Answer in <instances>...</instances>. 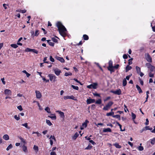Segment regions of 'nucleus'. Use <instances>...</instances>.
Masks as SVG:
<instances>
[{
  "label": "nucleus",
  "mask_w": 155,
  "mask_h": 155,
  "mask_svg": "<svg viewBox=\"0 0 155 155\" xmlns=\"http://www.w3.org/2000/svg\"><path fill=\"white\" fill-rule=\"evenodd\" d=\"M57 26L58 28L60 35L63 38H64L65 35V32L66 31V28L62 25L61 23L60 22H58L57 23Z\"/></svg>",
  "instance_id": "f257e3e1"
},
{
  "label": "nucleus",
  "mask_w": 155,
  "mask_h": 155,
  "mask_svg": "<svg viewBox=\"0 0 155 155\" xmlns=\"http://www.w3.org/2000/svg\"><path fill=\"white\" fill-rule=\"evenodd\" d=\"M48 77L49 78V80L52 82H54L56 81L57 77L54 75L53 74H49L48 75Z\"/></svg>",
  "instance_id": "f03ea898"
},
{
  "label": "nucleus",
  "mask_w": 155,
  "mask_h": 155,
  "mask_svg": "<svg viewBox=\"0 0 155 155\" xmlns=\"http://www.w3.org/2000/svg\"><path fill=\"white\" fill-rule=\"evenodd\" d=\"M146 66L150 69V72L155 71V67L152 65L150 63H147L146 64Z\"/></svg>",
  "instance_id": "7ed1b4c3"
},
{
  "label": "nucleus",
  "mask_w": 155,
  "mask_h": 155,
  "mask_svg": "<svg viewBox=\"0 0 155 155\" xmlns=\"http://www.w3.org/2000/svg\"><path fill=\"white\" fill-rule=\"evenodd\" d=\"M108 64V66L107 67L108 70L111 73L114 72V71L113 69V62L111 60L109 61Z\"/></svg>",
  "instance_id": "20e7f679"
},
{
  "label": "nucleus",
  "mask_w": 155,
  "mask_h": 155,
  "mask_svg": "<svg viewBox=\"0 0 155 155\" xmlns=\"http://www.w3.org/2000/svg\"><path fill=\"white\" fill-rule=\"evenodd\" d=\"M98 84L97 83H94L92 84H91L90 85L87 86V87L89 88H93L94 89H96L97 87Z\"/></svg>",
  "instance_id": "39448f33"
},
{
  "label": "nucleus",
  "mask_w": 155,
  "mask_h": 155,
  "mask_svg": "<svg viewBox=\"0 0 155 155\" xmlns=\"http://www.w3.org/2000/svg\"><path fill=\"white\" fill-rule=\"evenodd\" d=\"M110 92L111 93H113L115 94H117L118 95H120L121 94V91L120 89L118 90H117L115 91L111 90L110 91Z\"/></svg>",
  "instance_id": "423d86ee"
},
{
  "label": "nucleus",
  "mask_w": 155,
  "mask_h": 155,
  "mask_svg": "<svg viewBox=\"0 0 155 155\" xmlns=\"http://www.w3.org/2000/svg\"><path fill=\"white\" fill-rule=\"evenodd\" d=\"M53 71L55 74L57 76H59L61 73V71L58 68L53 69Z\"/></svg>",
  "instance_id": "0eeeda50"
},
{
  "label": "nucleus",
  "mask_w": 155,
  "mask_h": 155,
  "mask_svg": "<svg viewBox=\"0 0 155 155\" xmlns=\"http://www.w3.org/2000/svg\"><path fill=\"white\" fill-rule=\"evenodd\" d=\"M4 94L6 95L11 96L12 95V91L10 90L6 89L4 91Z\"/></svg>",
  "instance_id": "6e6552de"
},
{
  "label": "nucleus",
  "mask_w": 155,
  "mask_h": 155,
  "mask_svg": "<svg viewBox=\"0 0 155 155\" xmlns=\"http://www.w3.org/2000/svg\"><path fill=\"white\" fill-rule=\"evenodd\" d=\"M35 93L36 97L37 98L40 99L41 98L42 95L41 93L39 91H36Z\"/></svg>",
  "instance_id": "1a4fd4ad"
},
{
  "label": "nucleus",
  "mask_w": 155,
  "mask_h": 155,
  "mask_svg": "<svg viewBox=\"0 0 155 155\" xmlns=\"http://www.w3.org/2000/svg\"><path fill=\"white\" fill-rule=\"evenodd\" d=\"M38 31L37 30L35 31V33H34V31H31V36L32 38H33L35 36H38L39 34Z\"/></svg>",
  "instance_id": "9d476101"
},
{
  "label": "nucleus",
  "mask_w": 155,
  "mask_h": 155,
  "mask_svg": "<svg viewBox=\"0 0 155 155\" xmlns=\"http://www.w3.org/2000/svg\"><path fill=\"white\" fill-rule=\"evenodd\" d=\"M89 121L87 120H86L85 122L83 123L82 124V127H81V130H83L84 127H86L87 126V123H88Z\"/></svg>",
  "instance_id": "9b49d317"
},
{
  "label": "nucleus",
  "mask_w": 155,
  "mask_h": 155,
  "mask_svg": "<svg viewBox=\"0 0 155 155\" xmlns=\"http://www.w3.org/2000/svg\"><path fill=\"white\" fill-rule=\"evenodd\" d=\"M55 58L57 59V60H58L59 61H60L61 62V63H64V62H65V60H64V59L62 58V57H59L58 56H56L55 57Z\"/></svg>",
  "instance_id": "f8f14e48"
},
{
  "label": "nucleus",
  "mask_w": 155,
  "mask_h": 155,
  "mask_svg": "<svg viewBox=\"0 0 155 155\" xmlns=\"http://www.w3.org/2000/svg\"><path fill=\"white\" fill-rule=\"evenodd\" d=\"M146 58L147 60L149 62H152V58L149 53L147 54Z\"/></svg>",
  "instance_id": "ddd939ff"
},
{
  "label": "nucleus",
  "mask_w": 155,
  "mask_h": 155,
  "mask_svg": "<svg viewBox=\"0 0 155 155\" xmlns=\"http://www.w3.org/2000/svg\"><path fill=\"white\" fill-rule=\"evenodd\" d=\"M95 102L94 99H92L91 98L88 99L87 100V104H89L92 103H94Z\"/></svg>",
  "instance_id": "4468645a"
},
{
  "label": "nucleus",
  "mask_w": 155,
  "mask_h": 155,
  "mask_svg": "<svg viewBox=\"0 0 155 155\" xmlns=\"http://www.w3.org/2000/svg\"><path fill=\"white\" fill-rule=\"evenodd\" d=\"M56 112L59 113V114H60V116L61 117L63 118H64V117L65 116L64 112L59 110H57L56 111Z\"/></svg>",
  "instance_id": "2eb2a0df"
},
{
  "label": "nucleus",
  "mask_w": 155,
  "mask_h": 155,
  "mask_svg": "<svg viewBox=\"0 0 155 155\" xmlns=\"http://www.w3.org/2000/svg\"><path fill=\"white\" fill-rule=\"evenodd\" d=\"M74 98V97L73 96H64V99L65 100H66L67 99H69L73 100Z\"/></svg>",
  "instance_id": "dca6fc26"
},
{
  "label": "nucleus",
  "mask_w": 155,
  "mask_h": 155,
  "mask_svg": "<svg viewBox=\"0 0 155 155\" xmlns=\"http://www.w3.org/2000/svg\"><path fill=\"white\" fill-rule=\"evenodd\" d=\"M103 132H111V130L109 128H104L103 130Z\"/></svg>",
  "instance_id": "f3484780"
},
{
  "label": "nucleus",
  "mask_w": 155,
  "mask_h": 155,
  "mask_svg": "<svg viewBox=\"0 0 155 155\" xmlns=\"http://www.w3.org/2000/svg\"><path fill=\"white\" fill-rule=\"evenodd\" d=\"M113 145L114 146L117 148L120 149L121 147V146L118 143H115L113 144Z\"/></svg>",
  "instance_id": "a211bd4d"
},
{
  "label": "nucleus",
  "mask_w": 155,
  "mask_h": 155,
  "mask_svg": "<svg viewBox=\"0 0 155 155\" xmlns=\"http://www.w3.org/2000/svg\"><path fill=\"white\" fill-rule=\"evenodd\" d=\"M136 87L137 88L138 91L139 92L140 94L142 93L143 91L140 87L137 84L136 85Z\"/></svg>",
  "instance_id": "6ab92c4d"
},
{
  "label": "nucleus",
  "mask_w": 155,
  "mask_h": 155,
  "mask_svg": "<svg viewBox=\"0 0 155 155\" xmlns=\"http://www.w3.org/2000/svg\"><path fill=\"white\" fill-rule=\"evenodd\" d=\"M79 134L77 132H76L74 135L72 137V139L75 140L78 137Z\"/></svg>",
  "instance_id": "aec40b11"
},
{
  "label": "nucleus",
  "mask_w": 155,
  "mask_h": 155,
  "mask_svg": "<svg viewBox=\"0 0 155 155\" xmlns=\"http://www.w3.org/2000/svg\"><path fill=\"white\" fill-rule=\"evenodd\" d=\"M51 115H53V116H48V117L53 120H56V117L55 114H51Z\"/></svg>",
  "instance_id": "412c9836"
},
{
  "label": "nucleus",
  "mask_w": 155,
  "mask_h": 155,
  "mask_svg": "<svg viewBox=\"0 0 155 155\" xmlns=\"http://www.w3.org/2000/svg\"><path fill=\"white\" fill-rule=\"evenodd\" d=\"M142 143L140 144V146L137 147V149L140 151H142L143 150L144 148L143 147L141 146Z\"/></svg>",
  "instance_id": "4be33fe9"
},
{
  "label": "nucleus",
  "mask_w": 155,
  "mask_h": 155,
  "mask_svg": "<svg viewBox=\"0 0 155 155\" xmlns=\"http://www.w3.org/2000/svg\"><path fill=\"white\" fill-rule=\"evenodd\" d=\"M132 68L131 66H129V65H127L126 67V72H127L131 70Z\"/></svg>",
  "instance_id": "5701e85b"
},
{
  "label": "nucleus",
  "mask_w": 155,
  "mask_h": 155,
  "mask_svg": "<svg viewBox=\"0 0 155 155\" xmlns=\"http://www.w3.org/2000/svg\"><path fill=\"white\" fill-rule=\"evenodd\" d=\"M48 44L51 46H54V43L53 42L51 41V40L50 39H48L47 40Z\"/></svg>",
  "instance_id": "b1692460"
},
{
  "label": "nucleus",
  "mask_w": 155,
  "mask_h": 155,
  "mask_svg": "<svg viewBox=\"0 0 155 155\" xmlns=\"http://www.w3.org/2000/svg\"><path fill=\"white\" fill-rule=\"evenodd\" d=\"M3 138L5 140H7L9 139V136L7 134H5L3 137Z\"/></svg>",
  "instance_id": "393cba45"
},
{
  "label": "nucleus",
  "mask_w": 155,
  "mask_h": 155,
  "mask_svg": "<svg viewBox=\"0 0 155 155\" xmlns=\"http://www.w3.org/2000/svg\"><path fill=\"white\" fill-rule=\"evenodd\" d=\"M116 123L120 127V130L121 131H124L125 130V128L124 130H122V128H121L122 126H121V125L120 124V123L118 122L117 121H116Z\"/></svg>",
  "instance_id": "a878e982"
},
{
  "label": "nucleus",
  "mask_w": 155,
  "mask_h": 155,
  "mask_svg": "<svg viewBox=\"0 0 155 155\" xmlns=\"http://www.w3.org/2000/svg\"><path fill=\"white\" fill-rule=\"evenodd\" d=\"M92 146H91L90 143H89L88 146L85 148V150H90L91 149Z\"/></svg>",
  "instance_id": "bb28decb"
},
{
  "label": "nucleus",
  "mask_w": 155,
  "mask_h": 155,
  "mask_svg": "<svg viewBox=\"0 0 155 155\" xmlns=\"http://www.w3.org/2000/svg\"><path fill=\"white\" fill-rule=\"evenodd\" d=\"M136 70L137 74H139L140 72H141L140 68L138 66L136 67Z\"/></svg>",
  "instance_id": "cd10ccee"
},
{
  "label": "nucleus",
  "mask_w": 155,
  "mask_h": 155,
  "mask_svg": "<svg viewBox=\"0 0 155 155\" xmlns=\"http://www.w3.org/2000/svg\"><path fill=\"white\" fill-rule=\"evenodd\" d=\"M21 125L22 126L25 127L26 128L28 129H30V127L28 126V124L27 123H25L23 124H22Z\"/></svg>",
  "instance_id": "c85d7f7f"
},
{
  "label": "nucleus",
  "mask_w": 155,
  "mask_h": 155,
  "mask_svg": "<svg viewBox=\"0 0 155 155\" xmlns=\"http://www.w3.org/2000/svg\"><path fill=\"white\" fill-rule=\"evenodd\" d=\"M113 117L114 118H116L118 119V120H120L121 119L120 116L119 115H116L113 116Z\"/></svg>",
  "instance_id": "c756f323"
},
{
  "label": "nucleus",
  "mask_w": 155,
  "mask_h": 155,
  "mask_svg": "<svg viewBox=\"0 0 155 155\" xmlns=\"http://www.w3.org/2000/svg\"><path fill=\"white\" fill-rule=\"evenodd\" d=\"M22 150H23L25 152H28V150L27 149V147L25 145H23L22 147Z\"/></svg>",
  "instance_id": "7c9ffc66"
},
{
  "label": "nucleus",
  "mask_w": 155,
  "mask_h": 155,
  "mask_svg": "<svg viewBox=\"0 0 155 155\" xmlns=\"http://www.w3.org/2000/svg\"><path fill=\"white\" fill-rule=\"evenodd\" d=\"M114 112H110L107 113L106 114V116H113L114 115Z\"/></svg>",
  "instance_id": "2f4dec72"
},
{
  "label": "nucleus",
  "mask_w": 155,
  "mask_h": 155,
  "mask_svg": "<svg viewBox=\"0 0 155 155\" xmlns=\"http://www.w3.org/2000/svg\"><path fill=\"white\" fill-rule=\"evenodd\" d=\"M127 84V81L126 79L124 78L123 81V86H125Z\"/></svg>",
  "instance_id": "473e14b6"
},
{
  "label": "nucleus",
  "mask_w": 155,
  "mask_h": 155,
  "mask_svg": "<svg viewBox=\"0 0 155 155\" xmlns=\"http://www.w3.org/2000/svg\"><path fill=\"white\" fill-rule=\"evenodd\" d=\"M152 72H150L149 71L148 73V75L149 77L151 78H153L154 77V73H152Z\"/></svg>",
  "instance_id": "72a5a7b5"
},
{
  "label": "nucleus",
  "mask_w": 155,
  "mask_h": 155,
  "mask_svg": "<svg viewBox=\"0 0 155 155\" xmlns=\"http://www.w3.org/2000/svg\"><path fill=\"white\" fill-rule=\"evenodd\" d=\"M150 140H151L150 143L152 145H154L155 143V137L151 139Z\"/></svg>",
  "instance_id": "f704fd0d"
},
{
  "label": "nucleus",
  "mask_w": 155,
  "mask_h": 155,
  "mask_svg": "<svg viewBox=\"0 0 155 155\" xmlns=\"http://www.w3.org/2000/svg\"><path fill=\"white\" fill-rule=\"evenodd\" d=\"M114 103L111 101H109L107 104L109 107L110 108V107Z\"/></svg>",
  "instance_id": "c9c22d12"
},
{
  "label": "nucleus",
  "mask_w": 155,
  "mask_h": 155,
  "mask_svg": "<svg viewBox=\"0 0 155 155\" xmlns=\"http://www.w3.org/2000/svg\"><path fill=\"white\" fill-rule=\"evenodd\" d=\"M22 72L25 74H26V76L27 77H29L30 75H31V74H30L28 73L25 70H23V71H22Z\"/></svg>",
  "instance_id": "e433bc0d"
},
{
  "label": "nucleus",
  "mask_w": 155,
  "mask_h": 155,
  "mask_svg": "<svg viewBox=\"0 0 155 155\" xmlns=\"http://www.w3.org/2000/svg\"><path fill=\"white\" fill-rule=\"evenodd\" d=\"M46 123L49 126H51L52 125V124L50 120L46 119Z\"/></svg>",
  "instance_id": "4c0bfd02"
},
{
  "label": "nucleus",
  "mask_w": 155,
  "mask_h": 155,
  "mask_svg": "<svg viewBox=\"0 0 155 155\" xmlns=\"http://www.w3.org/2000/svg\"><path fill=\"white\" fill-rule=\"evenodd\" d=\"M119 66V65L118 64H117L114 66H113V69L114 71V72L115 71V70L114 69H117L118 68Z\"/></svg>",
  "instance_id": "58836bf2"
},
{
  "label": "nucleus",
  "mask_w": 155,
  "mask_h": 155,
  "mask_svg": "<svg viewBox=\"0 0 155 155\" xmlns=\"http://www.w3.org/2000/svg\"><path fill=\"white\" fill-rule=\"evenodd\" d=\"M110 107L106 105L104 107L103 110H107L110 109Z\"/></svg>",
  "instance_id": "ea45409f"
},
{
  "label": "nucleus",
  "mask_w": 155,
  "mask_h": 155,
  "mask_svg": "<svg viewBox=\"0 0 155 155\" xmlns=\"http://www.w3.org/2000/svg\"><path fill=\"white\" fill-rule=\"evenodd\" d=\"M102 101L101 99H98L95 102L96 104H100L101 103Z\"/></svg>",
  "instance_id": "a19ab883"
},
{
  "label": "nucleus",
  "mask_w": 155,
  "mask_h": 155,
  "mask_svg": "<svg viewBox=\"0 0 155 155\" xmlns=\"http://www.w3.org/2000/svg\"><path fill=\"white\" fill-rule=\"evenodd\" d=\"M31 51L36 54H38V51L34 49H31Z\"/></svg>",
  "instance_id": "79ce46f5"
},
{
  "label": "nucleus",
  "mask_w": 155,
  "mask_h": 155,
  "mask_svg": "<svg viewBox=\"0 0 155 155\" xmlns=\"http://www.w3.org/2000/svg\"><path fill=\"white\" fill-rule=\"evenodd\" d=\"M71 87L74 89H75L76 90H78L79 89V87L78 86H75L74 85H71Z\"/></svg>",
  "instance_id": "37998d69"
},
{
  "label": "nucleus",
  "mask_w": 155,
  "mask_h": 155,
  "mask_svg": "<svg viewBox=\"0 0 155 155\" xmlns=\"http://www.w3.org/2000/svg\"><path fill=\"white\" fill-rule=\"evenodd\" d=\"M11 47L15 48H16L18 47L17 45L15 44H12L11 45Z\"/></svg>",
  "instance_id": "c03bdc74"
},
{
  "label": "nucleus",
  "mask_w": 155,
  "mask_h": 155,
  "mask_svg": "<svg viewBox=\"0 0 155 155\" xmlns=\"http://www.w3.org/2000/svg\"><path fill=\"white\" fill-rule=\"evenodd\" d=\"M45 110L48 113H50V109L48 107H46L45 109Z\"/></svg>",
  "instance_id": "a18cd8bd"
},
{
  "label": "nucleus",
  "mask_w": 155,
  "mask_h": 155,
  "mask_svg": "<svg viewBox=\"0 0 155 155\" xmlns=\"http://www.w3.org/2000/svg\"><path fill=\"white\" fill-rule=\"evenodd\" d=\"M12 147V144H10L9 145V146L7 147L6 150H8L10 149H11Z\"/></svg>",
  "instance_id": "49530a36"
},
{
  "label": "nucleus",
  "mask_w": 155,
  "mask_h": 155,
  "mask_svg": "<svg viewBox=\"0 0 155 155\" xmlns=\"http://www.w3.org/2000/svg\"><path fill=\"white\" fill-rule=\"evenodd\" d=\"M72 75V73L69 72H65L64 74V76H68L69 75Z\"/></svg>",
  "instance_id": "de8ad7c7"
},
{
  "label": "nucleus",
  "mask_w": 155,
  "mask_h": 155,
  "mask_svg": "<svg viewBox=\"0 0 155 155\" xmlns=\"http://www.w3.org/2000/svg\"><path fill=\"white\" fill-rule=\"evenodd\" d=\"M19 138L21 140V141L23 143H25V139H24L23 138H22L21 137H19Z\"/></svg>",
  "instance_id": "09e8293b"
},
{
  "label": "nucleus",
  "mask_w": 155,
  "mask_h": 155,
  "mask_svg": "<svg viewBox=\"0 0 155 155\" xmlns=\"http://www.w3.org/2000/svg\"><path fill=\"white\" fill-rule=\"evenodd\" d=\"M133 58H131L130 59H129L128 60V63L129 64L128 65H130L132 64V61L133 60Z\"/></svg>",
  "instance_id": "8fccbe9b"
},
{
  "label": "nucleus",
  "mask_w": 155,
  "mask_h": 155,
  "mask_svg": "<svg viewBox=\"0 0 155 155\" xmlns=\"http://www.w3.org/2000/svg\"><path fill=\"white\" fill-rule=\"evenodd\" d=\"M14 118L17 120H20V118L19 117V115H18V117L17 115H15L14 116Z\"/></svg>",
  "instance_id": "3c124183"
},
{
  "label": "nucleus",
  "mask_w": 155,
  "mask_h": 155,
  "mask_svg": "<svg viewBox=\"0 0 155 155\" xmlns=\"http://www.w3.org/2000/svg\"><path fill=\"white\" fill-rule=\"evenodd\" d=\"M132 117L133 119L134 120L135 119L136 117V115L135 114H134L133 113H132Z\"/></svg>",
  "instance_id": "603ef678"
},
{
  "label": "nucleus",
  "mask_w": 155,
  "mask_h": 155,
  "mask_svg": "<svg viewBox=\"0 0 155 155\" xmlns=\"http://www.w3.org/2000/svg\"><path fill=\"white\" fill-rule=\"evenodd\" d=\"M111 98V97L110 96H109L106 97L105 99H104V101L105 102L109 100Z\"/></svg>",
  "instance_id": "864d4df0"
},
{
  "label": "nucleus",
  "mask_w": 155,
  "mask_h": 155,
  "mask_svg": "<svg viewBox=\"0 0 155 155\" xmlns=\"http://www.w3.org/2000/svg\"><path fill=\"white\" fill-rule=\"evenodd\" d=\"M31 51V49L29 48H27L25 50V51L26 52H30Z\"/></svg>",
  "instance_id": "5fc2aeb1"
},
{
  "label": "nucleus",
  "mask_w": 155,
  "mask_h": 155,
  "mask_svg": "<svg viewBox=\"0 0 155 155\" xmlns=\"http://www.w3.org/2000/svg\"><path fill=\"white\" fill-rule=\"evenodd\" d=\"M82 41H80L78 43V44H74V46H76V45H82Z\"/></svg>",
  "instance_id": "6e6d98bb"
},
{
  "label": "nucleus",
  "mask_w": 155,
  "mask_h": 155,
  "mask_svg": "<svg viewBox=\"0 0 155 155\" xmlns=\"http://www.w3.org/2000/svg\"><path fill=\"white\" fill-rule=\"evenodd\" d=\"M17 108L20 111H21L23 110V108L21 105L18 106Z\"/></svg>",
  "instance_id": "4d7b16f0"
},
{
  "label": "nucleus",
  "mask_w": 155,
  "mask_h": 155,
  "mask_svg": "<svg viewBox=\"0 0 155 155\" xmlns=\"http://www.w3.org/2000/svg\"><path fill=\"white\" fill-rule=\"evenodd\" d=\"M22 39H18V41L17 43V45H20V46L22 45V44L20 42V41Z\"/></svg>",
  "instance_id": "13d9d810"
},
{
  "label": "nucleus",
  "mask_w": 155,
  "mask_h": 155,
  "mask_svg": "<svg viewBox=\"0 0 155 155\" xmlns=\"http://www.w3.org/2000/svg\"><path fill=\"white\" fill-rule=\"evenodd\" d=\"M34 149L38 151V147L36 145H34L33 147Z\"/></svg>",
  "instance_id": "bf43d9fd"
},
{
  "label": "nucleus",
  "mask_w": 155,
  "mask_h": 155,
  "mask_svg": "<svg viewBox=\"0 0 155 155\" xmlns=\"http://www.w3.org/2000/svg\"><path fill=\"white\" fill-rule=\"evenodd\" d=\"M50 59L51 61L52 62H54V59L52 58V56H50Z\"/></svg>",
  "instance_id": "052dcab7"
},
{
  "label": "nucleus",
  "mask_w": 155,
  "mask_h": 155,
  "mask_svg": "<svg viewBox=\"0 0 155 155\" xmlns=\"http://www.w3.org/2000/svg\"><path fill=\"white\" fill-rule=\"evenodd\" d=\"M131 75H132V74H131L130 75H129L127 76L126 77L125 79H126V80L127 79L128 80H129L130 77H131Z\"/></svg>",
  "instance_id": "680f3d73"
},
{
  "label": "nucleus",
  "mask_w": 155,
  "mask_h": 155,
  "mask_svg": "<svg viewBox=\"0 0 155 155\" xmlns=\"http://www.w3.org/2000/svg\"><path fill=\"white\" fill-rule=\"evenodd\" d=\"M139 81L140 84L142 85H143V81H142L141 79L139 78Z\"/></svg>",
  "instance_id": "e2e57ef3"
},
{
  "label": "nucleus",
  "mask_w": 155,
  "mask_h": 155,
  "mask_svg": "<svg viewBox=\"0 0 155 155\" xmlns=\"http://www.w3.org/2000/svg\"><path fill=\"white\" fill-rule=\"evenodd\" d=\"M128 58L127 55L126 54L123 55V58L124 59H127Z\"/></svg>",
  "instance_id": "0e129e2a"
},
{
  "label": "nucleus",
  "mask_w": 155,
  "mask_h": 155,
  "mask_svg": "<svg viewBox=\"0 0 155 155\" xmlns=\"http://www.w3.org/2000/svg\"><path fill=\"white\" fill-rule=\"evenodd\" d=\"M93 94L95 96L100 97V94L97 93H93Z\"/></svg>",
  "instance_id": "69168bd1"
},
{
  "label": "nucleus",
  "mask_w": 155,
  "mask_h": 155,
  "mask_svg": "<svg viewBox=\"0 0 155 155\" xmlns=\"http://www.w3.org/2000/svg\"><path fill=\"white\" fill-rule=\"evenodd\" d=\"M89 142L91 143L93 145H94L96 144L95 142H94L93 140H90L89 141Z\"/></svg>",
  "instance_id": "338daca9"
},
{
  "label": "nucleus",
  "mask_w": 155,
  "mask_h": 155,
  "mask_svg": "<svg viewBox=\"0 0 155 155\" xmlns=\"http://www.w3.org/2000/svg\"><path fill=\"white\" fill-rule=\"evenodd\" d=\"M50 155H57V154L54 151H52L51 152Z\"/></svg>",
  "instance_id": "774afa93"
}]
</instances>
